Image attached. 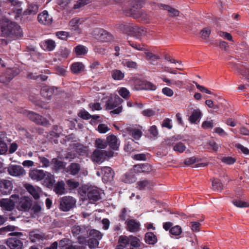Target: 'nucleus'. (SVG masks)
<instances>
[{"label": "nucleus", "instance_id": "f257e3e1", "mask_svg": "<svg viewBox=\"0 0 249 249\" xmlns=\"http://www.w3.org/2000/svg\"><path fill=\"white\" fill-rule=\"evenodd\" d=\"M143 1L142 0H135L132 3V7L125 10V13L129 16H133L134 18H142L146 20L145 14L142 13L139 9L142 7Z\"/></svg>", "mask_w": 249, "mask_h": 249}, {"label": "nucleus", "instance_id": "f03ea898", "mask_svg": "<svg viewBox=\"0 0 249 249\" xmlns=\"http://www.w3.org/2000/svg\"><path fill=\"white\" fill-rule=\"evenodd\" d=\"M76 201V199L72 196H63L60 198L59 209L63 212L69 211L75 206Z\"/></svg>", "mask_w": 249, "mask_h": 249}, {"label": "nucleus", "instance_id": "7ed1b4c3", "mask_svg": "<svg viewBox=\"0 0 249 249\" xmlns=\"http://www.w3.org/2000/svg\"><path fill=\"white\" fill-rule=\"evenodd\" d=\"M18 199V195H12L9 198H2L0 200V206L2 210L11 211L14 209Z\"/></svg>", "mask_w": 249, "mask_h": 249}, {"label": "nucleus", "instance_id": "20e7f679", "mask_svg": "<svg viewBox=\"0 0 249 249\" xmlns=\"http://www.w3.org/2000/svg\"><path fill=\"white\" fill-rule=\"evenodd\" d=\"M19 72L20 70L16 67L7 69L5 72L0 75V82L5 84H8Z\"/></svg>", "mask_w": 249, "mask_h": 249}, {"label": "nucleus", "instance_id": "39448f33", "mask_svg": "<svg viewBox=\"0 0 249 249\" xmlns=\"http://www.w3.org/2000/svg\"><path fill=\"white\" fill-rule=\"evenodd\" d=\"M113 153L112 151L103 150H95L91 155V159L94 162H102L106 157H111Z\"/></svg>", "mask_w": 249, "mask_h": 249}, {"label": "nucleus", "instance_id": "423d86ee", "mask_svg": "<svg viewBox=\"0 0 249 249\" xmlns=\"http://www.w3.org/2000/svg\"><path fill=\"white\" fill-rule=\"evenodd\" d=\"M27 116L30 120L37 124H40L46 127L50 125L48 120L34 112L28 111Z\"/></svg>", "mask_w": 249, "mask_h": 249}, {"label": "nucleus", "instance_id": "0eeeda50", "mask_svg": "<svg viewBox=\"0 0 249 249\" xmlns=\"http://www.w3.org/2000/svg\"><path fill=\"white\" fill-rule=\"evenodd\" d=\"M17 208L20 211L27 212L28 211L32 206V200L28 197L26 196L19 198L17 200Z\"/></svg>", "mask_w": 249, "mask_h": 249}, {"label": "nucleus", "instance_id": "6e6552de", "mask_svg": "<svg viewBox=\"0 0 249 249\" xmlns=\"http://www.w3.org/2000/svg\"><path fill=\"white\" fill-rule=\"evenodd\" d=\"M13 184L12 182L7 179L0 180V192L3 195L10 194L12 190Z\"/></svg>", "mask_w": 249, "mask_h": 249}, {"label": "nucleus", "instance_id": "1a4fd4ad", "mask_svg": "<svg viewBox=\"0 0 249 249\" xmlns=\"http://www.w3.org/2000/svg\"><path fill=\"white\" fill-rule=\"evenodd\" d=\"M130 34L137 39L146 35V31L143 27H139L137 26H129L128 27Z\"/></svg>", "mask_w": 249, "mask_h": 249}, {"label": "nucleus", "instance_id": "9d476101", "mask_svg": "<svg viewBox=\"0 0 249 249\" xmlns=\"http://www.w3.org/2000/svg\"><path fill=\"white\" fill-rule=\"evenodd\" d=\"M8 172L12 176L19 177L25 175L23 168L18 165H11L8 168Z\"/></svg>", "mask_w": 249, "mask_h": 249}, {"label": "nucleus", "instance_id": "9b49d317", "mask_svg": "<svg viewBox=\"0 0 249 249\" xmlns=\"http://www.w3.org/2000/svg\"><path fill=\"white\" fill-rule=\"evenodd\" d=\"M126 229L131 232H137L140 231L141 224L135 219H129L125 222Z\"/></svg>", "mask_w": 249, "mask_h": 249}, {"label": "nucleus", "instance_id": "f8f14e48", "mask_svg": "<svg viewBox=\"0 0 249 249\" xmlns=\"http://www.w3.org/2000/svg\"><path fill=\"white\" fill-rule=\"evenodd\" d=\"M57 92V88H50L47 86H45L41 88L40 93L44 98L49 100L50 99L53 94H56Z\"/></svg>", "mask_w": 249, "mask_h": 249}, {"label": "nucleus", "instance_id": "ddd939ff", "mask_svg": "<svg viewBox=\"0 0 249 249\" xmlns=\"http://www.w3.org/2000/svg\"><path fill=\"white\" fill-rule=\"evenodd\" d=\"M6 244L10 249H22L23 248V242L15 237L9 238L7 240Z\"/></svg>", "mask_w": 249, "mask_h": 249}, {"label": "nucleus", "instance_id": "4468645a", "mask_svg": "<svg viewBox=\"0 0 249 249\" xmlns=\"http://www.w3.org/2000/svg\"><path fill=\"white\" fill-rule=\"evenodd\" d=\"M38 20L39 23L44 25H50L52 23L53 18L49 15L48 12L45 10L38 15Z\"/></svg>", "mask_w": 249, "mask_h": 249}, {"label": "nucleus", "instance_id": "2eb2a0df", "mask_svg": "<svg viewBox=\"0 0 249 249\" xmlns=\"http://www.w3.org/2000/svg\"><path fill=\"white\" fill-rule=\"evenodd\" d=\"M88 197L91 203H94L101 198L99 190L95 187L89 189Z\"/></svg>", "mask_w": 249, "mask_h": 249}, {"label": "nucleus", "instance_id": "dca6fc26", "mask_svg": "<svg viewBox=\"0 0 249 249\" xmlns=\"http://www.w3.org/2000/svg\"><path fill=\"white\" fill-rule=\"evenodd\" d=\"M29 238L32 242L36 243L45 239V234L41 231L35 230L30 232Z\"/></svg>", "mask_w": 249, "mask_h": 249}, {"label": "nucleus", "instance_id": "f3484780", "mask_svg": "<svg viewBox=\"0 0 249 249\" xmlns=\"http://www.w3.org/2000/svg\"><path fill=\"white\" fill-rule=\"evenodd\" d=\"M102 179L104 182L111 180L114 176V172L109 167L105 166L102 168Z\"/></svg>", "mask_w": 249, "mask_h": 249}, {"label": "nucleus", "instance_id": "a211bd4d", "mask_svg": "<svg viewBox=\"0 0 249 249\" xmlns=\"http://www.w3.org/2000/svg\"><path fill=\"white\" fill-rule=\"evenodd\" d=\"M25 187L35 199H37L39 198L40 194L41 192V189L39 187L34 186L30 184H25Z\"/></svg>", "mask_w": 249, "mask_h": 249}, {"label": "nucleus", "instance_id": "6ab92c4d", "mask_svg": "<svg viewBox=\"0 0 249 249\" xmlns=\"http://www.w3.org/2000/svg\"><path fill=\"white\" fill-rule=\"evenodd\" d=\"M151 170V167L147 163L135 165L132 169L133 173H146Z\"/></svg>", "mask_w": 249, "mask_h": 249}, {"label": "nucleus", "instance_id": "aec40b11", "mask_svg": "<svg viewBox=\"0 0 249 249\" xmlns=\"http://www.w3.org/2000/svg\"><path fill=\"white\" fill-rule=\"evenodd\" d=\"M45 171L42 170L33 169L30 171L29 177L34 180L37 181L41 180L44 178Z\"/></svg>", "mask_w": 249, "mask_h": 249}, {"label": "nucleus", "instance_id": "412c9836", "mask_svg": "<svg viewBox=\"0 0 249 249\" xmlns=\"http://www.w3.org/2000/svg\"><path fill=\"white\" fill-rule=\"evenodd\" d=\"M80 170L81 166L79 164L72 162L66 168V172L71 175L76 176L78 175Z\"/></svg>", "mask_w": 249, "mask_h": 249}, {"label": "nucleus", "instance_id": "4be33fe9", "mask_svg": "<svg viewBox=\"0 0 249 249\" xmlns=\"http://www.w3.org/2000/svg\"><path fill=\"white\" fill-rule=\"evenodd\" d=\"M107 141L111 149L113 150L118 149L120 145V142L115 136L113 135L108 136L107 138Z\"/></svg>", "mask_w": 249, "mask_h": 249}, {"label": "nucleus", "instance_id": "5701e85b", "mask_svg": "<svg viewBox=\"0 0 249 249\" xmlns=\"http://www.w3.org/2000/svg\"><path fill=\"white\" fill-rule=\"evenodd\" d=\"M81 24L80 19L78 18H73L69 23L70 29L77 34H80L81 32V30L79 28V25Z\"/></svg>", "mask_w": 249, "mask_h": 249}, {"label": "nucleus", "instance_id": "b1692460", "mask_svg": "<svg viewBox=\"0 0 249 249\" xmlns=\"http://www.w3.org/2000/svg\"><path fill=\"white\" fill-rule=\"evenodd\" d=\"M123 100L118 96H115L114 99H111L107 102V108L108 109H112L118 105L121 104Z\"/></svg>", "mask_w": 249, "mask_h": 249}, {"label": "nucleus", "instance_id": "393cba45", "mask_svg": "<svg viewBox=\"0 0 249 249\" xmlns=\"http://www.w3.org/2000/svg\"><path fill=\"white\" fill-rule=\"evenodd\" d=\"M158 7L160 9H162L164 10H167L169 13H170V16L172 17L178 16L179 12L173 8L169 7L167 5L163 4H158L155 6V8H156V7Z\"/></svg>", "mask_w": 249, "mask_h": 249}, {"label": "nucleus", "instance_id": "a878e982", "mask_svg": "<svg viewBox=\"0 0 249 249\" xmlns=\"http://www.w3.org/2000/svg\"><path fill=\"white\" fill-rule=\"evenodd\" d=\"M41 46L44 50L51 51L54 49L55 47V43L53 40L48 39L43 42H41Z\"/></svg>", "mask_w": 249, "mask_h": 249}, {"label": "nucleus", "instance_id": "bb28decb", "mask_svg": "<svg viewBox=\"0 0 249 249\" xmlns=\"http://www.w3.org/2000/svg\"><path fill=\"white\" fill-rule=\"evenodd\" d=\"M201 115L202 113L199 109H195L190 116L189 120L192 124H196L197 121H199L200 119Z\"/></svg>", "mask_w": 249, "mask_h": 249}, {"label": "nucleus", "instance_id": "cd10ccee", "mask_svg": "<svg viewBox=\"0 0 249 249\" xmlns=\"http://www.w3.org/2000/svg\"><path fill=\"white\" fill-rule=\"evenodd\" d=\"M128 131L129 135L135 140H139L142 136V131L140 129L130 128Z\"/></svg>", "mask_w": 249, "mask_h": 249}, {"label": "nucleus", "instance_id": "c85d7f7f", "mask_svg": "<svg viewBox=\"0 0 249 249\" xmlns=\"http://www.w3.org/2000/svg\"><path fill=\"white\" fill-rule=\"evenodd\" d=\"M52 162L53 165V169L55 171H58L59 170L64 168L65 166V164L63 161L59 160L56 158L53 159Z\"/></svg>", "mask_w": 249, "mask_h": 249}, {"label": "nucleus", "instance_id": "c756f323", "mask_svg": "<svg viewBox=\"0 0 249 249\" xmlns=\"http://www.w3.org/2000/svg\"><path fill=\"white\" fill-rule=\"evenodd\" d=\"M65 183L63 181H61L56 184L54 191L56 194L61 195L65 193Z\"/></svg>", "mask_w": 249, "mask_h": 249}, {"label": "nucleus", "instance_id": "7c9ffc66", "mask_svg": "<svg viewBox=\"0 0 249 249\" xmlns=\"http://www.w3.org/2000/svg\"><path fill=\"white\" fill-rule=\"evenodd\" d=\"M152 186L153 182L148 180H143L138 182V187L140 190L149 189Z\"/></svg>", "mask_w": 249, "mask_h": 249}, {"label": "nucleus", "instance_id": "2f4dec72", "mask_svg": "<svg viewBox=\"0 0 249 249\" xmlns=\"http://www.w3.org/2000/svg\"><path fill=\"white\" fill-rule=\"evenodd\" d=\"M145 241L149 244L153 245L157 242V239L156 235L153 232H149L145 234Z\"/></svg>", "mask_w": 249, "mask_h": 249}, {"label": "nucleus", "instance_id": "473e14b6", "mask_svg": "<svg viewBox=\"0 0 249 249\" xmlns=\"http://www.w3.org/2000/svg\"><path fill=\"white\" fill-rule=\"evenodd\" d=\"M74 52L77 55H85L88 53V49L84 46L79 45L74 48Z\"/></svg>", "mask_w": 249, "mask_h": 249}, {"label": "nucleus", "instance_id": "72a5a7b5", "mask_svg": "<svg viewBox=\"0 0 249 249\" xmlns=\"http://www.w3.org/2000/svg\"><path fill=\"white\" fill-rule=\"evenodd\" d=\"M84 65L81 62H76L72 64L71 66V71L75 73H79L83 71Z\"/></svg>", "mask_w": 249, "mask_h": 249}, {"label": "nucleus", "instance_id": "f704fd0d", "mask_svg": "<svg viewBox=\"0 0 249 249\" xmlns=\"http://www.w3.org/2000/svg\"><path fill=\"white\" fill-rule=\"evenodd\" d=\"M130 211L127 210L126 208L123 209L119 214L120 219L122 221H125L129 220L130 217Z\"/></svg>", "mask_w": 249, "mask_h": 249}, {"label": "nucleus", "instance_id": "c9c22d12", "mask_svg": "<svg viewBox=\"0 0 249 249\" xmlns=\"http://www.w3.org/2000/svg\"><path fill=\"white\" fill-rule=\"evenodd\" d=\"M112 78L115 80H121L124 76V73L120 70H114L111 71Z\"/></svg>", "mask_w": 249, "mask_h": 249}, {"label": "nucleus", "instance_id": "e433bc0d", "mask_svg": "<svg viewBox=\"0 0 249 249\" xmlns=\"http://www.w3.org/2000/svg\"><path fill=\"white\" fill-rule=\"evenodd\" d=\"M30 209L31 213L36 215H39L41 213L42 207L38 202H35Z\"/></svg>", "mask_w": 249, "mask_h": 249}, {"label": "nucleus", "instance_id": "4c0bfd02", "mask_svg": "<svg viewBox=\"0 0 249 249\" xmlns=\"http://www.w3.org/2000/svg\"><path fill=\"white\" fill-rule=\"evenodd\" d=\"M38 11V5L36 4H30L28 5V8L26 10L25 12L27 14L29 15H35Z\"/></svg>", "mask_w": 249, "mask_h": 249}, {"label": "nucleus", "instance_id": "58836bf2", "mask_svg": "<svg viewBox=\"0 0 249 249\" xmlns=\"http://www.w3.org/2000/svg\"><path fill=\"white\" fill-rule=\"evenodd\" d=\"M43 179H45L46 183L50 185H52L55 182L54 176L47 172H45V176Z\"/></svg>", "mask_w": 249, "mask_h": 249}, {"label": "nucleus", "instance_id": "ea45409f", "mask_svg": "<svg viewBox=\"0 0 249 249\" xmlns=\"http://www.w3.org/2000/svg\"><path fill=\"white\" fill-rule=\"evenodd\" d=\"M213 189L217 192H220L223 189V185L217 179H214L212 181Z\"/></svg>", "mask_w": 249, "mask_h": 249}, {"label": "nucleus", "instance_id": "a19ab883", "mask_svg": "<svg viewBox=\"0 0 249 249\" xmlns=\"http://www.w3.org/2000/svg\"><path fill=\"white\" fill-rule=\"evenodd\" d=\"M136 177L132 173H127L125 175L123 180L125 183H132L136 181Z\"/></svg>", "mask_w": 249, "mask_h": 249}, {"label": "nucleus", "instance_id": "79ce46f5", "mask_svg": "<svg viewBox=\"0 0 249 249\" xmlns=\"http://www.w3.org/2000/svg\"><path fill=\"white\" fill-rule=\"evenodd\" d=\"M247 70H249V67L246 65H242L240 66L237 68V71L238 72H239L241 75H242L245 78L247 79L248 75H249V72H248Z\"/></svg>", "mask_w": 249, "mask_h": 249}, {"label": "nucleus", "instance_id": "37998d69", "mask_svg": "<svg viewBox=\"0 0 249 249\" xmlns=\"http://www.w3.org/2000/svg\"><path fill=\"white\" fill-rule=\"evenodd\" d=\"M85 232L84 230L82 229L80 226H74L72 228V232L74 236H77L79 235L78 237H82L85 234L83 233Z\"/></svg>", "mask_w": 249, "mask_h": 249}, {"label": "nucleus", "instance_id": "c03bdc74", "mask_svg": "<svg viewBox=\"0 0 249 249\" xmlns=\"http://www.w3.org/2000/svg\"><path fill=\"white\" fill-rule=\"evenodd\" d=\"M185 149V144L181 142L176 143L173 147L174 150L178 153H182Z\"/></svg>", "mask_w": 249, "mask_h": 249}, {"label": "nucleus", "instance_id": "a18cd8bd", "mask_svg": "<svg viewBox=\"0 0 249 249\" xmlns=\"http://www.w3.org/2000/svg\"><path fill=\"white\" fill-rule=\"evenodd\" d=\"M118 92L119 95L124 99H126L130 96V92L129 90L125 88H121L119 89Z\"/></svg>", "mask_w": 249, "mask_h": 249}, {"label": "nucleus", "instance_id": "49530a36", "mask_svg": "<svg viewBox=\"0 0 249 249\" xmlns=\"http://www.w3.org/2000/svg\"><path fill=\"white\" fill-rule=\"evenodd\" d=\"M89 234L91 238L97 239V240L101 239L102 237V234L101 232L95 230H91Z\"/></svg>", "mask_w": 249, "mask_h": 249}, {"label": "nucleus", "instance_id": "de8ad7c7", "mask_svg": "<svg viewBox=\"0 0 249 249\" xmlns=\"http://www.w3.org/2000/svg\"><path fill=\"white\" fill-rule=\"evenodd\" d=\"M96 147L100 149H105L107 146V142L104 140L97 139L95 143Z\"/></svg>", "mask_w": 249, "mask_h": 249}, {"label": "nucleus", "instance_id": "09e8293b", "mask_svg": "<svg viewBox=\"0 0 249 249\" xmlns=\"http://www.w3.org/2000/svg\"><path fill=\"white\" fill-rule=\"evenodd\" d=\"M211 30L209 28H205L202 29L200 33V36L203 39H207L209 38Z\"/></svg>", "mask_w": 249, "mask_h": 249}, {"label": "nucleus", "instance_id": "8fccbe9b", "mask_svg": "<svg viewBox=\"0 0 249 249\" xmlns=\"http://www.w3.org/2000/svg\"><path fill=\"white\" fill-rule=\"evenodd\" d=\"M38 160L42 167H48L50 166V162L46 158L39 156H38Z\"/></svg>", "mask_w": 249, "mask_h": 249}, {"label": "nucleus", "instance_id": "3c124183", "mask_svg": "<svg viewBox=\"0 0 249 249\" xmlns=\"http://www.w3.org/2000/svg\"><path fill=\"white\" fill-rule=\"evenodd\" d=\"M182 232L181 228L179 226H175L170 230V233L173 235H179Z\"/></svg>", "mask_w": 249, "mask_h": 249}, {"label": "nucleus", "instance_id": "603ef678", "mask_svg": "<svg viewBox=\"0 0 249 249\" xmlns=\"http://www.w3.org/2000/svg\"><path fill=\"white\" fill-rule=\"evenodd\" d=\"M70 240L68 238H64L59 241L58 245L61 249H64L67 248L70 244Z\"/></svg>", "mask_w": 249, "mask_h": 249}, {"label": "nucleus", "instance_id": "864d4df0", "mask_svg": "<svg viewBox=\"0 0 249 249\" xmlns=\"http://www.w3.org/2000/svg\"><path fill=\"white\" fill-rule=\"evenodd\" d=\"M199 159L196 158L195 157H192L191 158H187L185 160L184 163L186 165H190L195 163H198Z\"/></svg>", "mask_w": 249, "mask_h": 249}, {"label": "nucleus", "instance_id": "5fc2aeb1", "mask_svg": "<svg viewBox=\"0 0 249 249\" xmlns=\"http://www.w3.org/2000/svg\"><path fill=\"white\" fill-rule=\"evenodd\" d=\"M232 203L235 206L239 208L247 207L249 206L247 202H243L240 200H234Z\"/></svg>", "mask_w": 249, "mask_h": 249}, {"label": "nucleus", "instance_id": "6e6d98bb", "mask_svg": "<svg viewBox=\"0 0 249 249\" xmlns=\"http://www.w3.org/2000/svg\"><path fill=\"white\" fill-rule=\"evenodd\" d=\"M89 3V0H79L74 5L73 8L79 9Z\"/></svg>", "mask_w": 249, "mask_h": 249}, {"label": "nucleus", "instance_id": "4d7b16f0", "mask_svg": "<svg viewBox=\"0 0 249 249\" xmlns=\"http://www.w3.org/2000/svg\"><path fill=\"white\" fill-rule=\"evenodd\" d=\"M88 244L89 248H96L98 247L99 240H97V239L94 238H90L88 241Z\"/></svg>", "mask_w": 249, "mask_h": 249}, {"label": "nucleus", "instance_id": "13d9d810", "mask_svg": "<svg viewBox=\"0 0 249 249\" xmlns=\"http://www.w3.org/2000/svg\"><path fill=\"white\" fill-rule=\"evenodd\" d=\"M7 149L8 148L6 143L4 141L0 139V155L5 154Z\"/></svg>", "mask_w": 249, "mask_h": 249}, {"label": "nucleus", "instance_id": "bf43d9fd", "mask_svg": "<svg viewBox=\"0 0 249 249\" xmlns=\"http://www.w3.org/2000/svg\"><path fill=\"white\" fill-rule=\"evenodd\" d=\"M222 161L223 162L227 164H233L235 163L236 161V159L231 157H224L222 159Z\"/></svg>", "mask_w": 249, "mask_h": 249}, {"label": "nucleus", "instance_id": "052dcab7", "mask_svg": "<svg viewBox=\"0 0 249 249\" xmlns=\"http://www.w3.org/2000/svg\"><path fill=\"white\" fill-rule=\"evenodd\" d=\"M142 114L144 116L149 117L153 116L155 115L156 114V112L154 110L150 109V108H148V109L143 110L142 112Z\"/></svg>", "mask_w": 249, "mask_h": 249}, {"label": "nucleus", "instance_id": "680f3d73", "mask_svg": "<svg viewBox=\"0 0 249 249\" xmlns=\"http://www.w3.org/2000/svg\"><path fill=\"white\" fill-rule=\"evenodd\" d=\"M218 35L222 37H223L229 41H232V37L231 35L227 32L219 31L218 32Z\"/></svg>", "mask_w": 249, "mask_h": 249}, {"label": "nucleus", "instance_id": "e2e57ef3", "mask_svg": "<svg viewBox=\"0 0 249 249\" xmlns=\"http://www.w3.org/2000/svg\"><path fill=\"white\" fill-rule=\"evenodd\" d=\"M124 65L129 68L135 69L137 68V64L136 62L131 60H125L123 62Z\"/></svg>", "mask_w": 249, "mask_h": 249}, {"label": "nucleus", "instance_id": "0e129e2a", "mask_svg": "<svg viewBox=\"0 0 249 249\" xmlns=\"http://www.w3.org/2000/svg\"><path fill=\"white\" fill-rule=\"evenodd\" d=\"M14 230V227L12 226H7L0 229V234H5L6 232Z\"/></svg>", "mask_w": 249, "mask_h": 249}, {"label": "nucleus", "instance_id": "69168bd1", "mask_svg": "<svg viewBox=\"0 0 249 249\" xmlns=\"http://www.w3.org/2000/svg\"><path fill=\"white\" fill-rule=\"evenodd\" d=\"M98 130L100 133H106L109 130V128L107 125L102 124L98 125Z\"/></svg>", "mask_w": 249, "mask_h": 249}, {"label": "nucleus", "instance_id": "338daca9", "mask_svg": "<svg viewBox=\"0 0 249 249\" xmlns=\"http://www.w3.org/2000/svg\"><path fill=\"white\" fill-rule=\"evenodd\" d=\"M67 185L71 188L74 189L77 188L79 186V182L71 179L67 181Z\"/></svg>", "mask_w": 249, "mask_h": 249}, {"label": "nucleus", "instance_id": "774afa93", "mask_svg": "<svg viewBox=\"0 0 249 249\" xmlns=\"http://www.w3.org/2000/svg\"><path fill=\"white\" fill-rule=\"evenodd\" d=\"M64 249H83V247L80 246L77 243H73L72 244H70L67 248H65Z\"/></svg>", "mask_w": 249, "mask_h": 249}]
</instances>
